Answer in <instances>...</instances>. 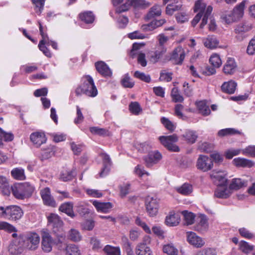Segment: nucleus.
<instances>
[{
  "instance_id": "obj_1",
  "label": "nucleus",
  "mask_w": 255,
  "mask_h": 255,
  "mask_svg": "<svg viewBox=\"0 0 255 255\" xmlns=\"http://www.w3.org/2000/svg\"><path fill=\"white\" fill-rule=\"evenodd\" d=\"M40 238L35 232L21 234L18 238L13 240L9 247V252L12 254H21L24 250L34 251L39 246Z\"/></svg>"
},
{
  "instance_id": "obj_2",
  "label": "nucleus",
  "mask_w": 255,
  "mask_h": 255,
  "mask_svg": "<svg viewBox=\"0 0 255 255\" xmlns=\"http://www.w3.org/2000/svg\"><path fill=\"white\" fill-rule=\"evenodd\" d=\"M213 8L211 6L206 7L205 3L203 2L202 0H198L195 4V12H198L192 21V25L195 26L200 21L201 17L204 15L200 24V27L203 28L207 23V20L212 11Z\"/></svg>"
},
{
  "instance_id": "obj_3",
  "label": "nucleus",
  "mask_w": 255,
  "mask_h": 255,
  "mask_svg": "<svg viewBox=\"0 0 255 255\" xmlns=\"http://www.w3.org/2000/svg\"><path fill=\"white\" fill-rule=\"evenodd\" d=\"M246 2V0H243L237 4L232 10L223 12L221 16L223 22L226 24H231L241 19L244 14Z\"/></svg>"
},
{
  "instance_id": "obj_4",
  "label": "nucleus",
  "mask_w": 255,
  "mask_h": 255,
  "mask_svg": "<svg viewBox=\"0 0 255 255\" xmlns=\"http://www.w3.org/2000/svg\"><path fill=\"white\" fill-rule=\"evenodd\" d=\"M35 187L29 182L15 184L11 187L12 195L17 199L24 200L31 196Z\"/></svg>"
},
{
  "instance_id": "obj_5",
  "label": "nucleus",
  "mask_w": 255,
  "mask_h": 255,
  "mask_svg": "<svg viewBox=\"0 0 255 255\" xmlns=\"http://www.w3.org/2000/svg\"><path fill=\"white\" fill-rule=\"evenodd\" d=\"M77 96L84 94L90 97H95L98 94V90L95 85L93 78L89 76H85L82 79V84L75 89Z\"/></svg>"
},
{
  "instance_id": "obj_6",
  "label": "nucleus",
  "mask_w": 255,
  "mask_h": 255,
  "mask_svg": "<svg viewBox=\"0 0 255 255\" xmlns=\"http://www.w3.org/2000/svg\"><path fill=\"white\" fill-rule=\"evenodd\" d=\"M41 235L42 238L41 249L44 253H50L52 250L53 246L56 244V242L53 239L49 232L46 230H42Z\"/></svg>"
},
{
  "instance_id": "obj_7",
  "label": "nucleus",
  "mask_w": 255,
  "mask_h": 255,
  "mask_svg": "<svg viewBox=\"0 0 255 255\" xmlns=\"http://www.w3.org/2000/svg\"><path fill=\"white\" fill-rule=\"evenodd\" d=\"M178 136L175 134L159 137V140L161 143L168 150L173 152L179 151V147L175 144L178 141Z\"/></svg>"
},
{
  "instance_id": "obj_8",
  "label": "nucleus",
  "mask_w": 255,
  "mask_h": 255,
  "mask_svg": "<svg viewBox=\"0 0 255 255\" xmlns=\"http://www.w3.org/2000/svg\"><path fill=\"white\" fill-rule=\"evenodd\" d=\"M214 163L212 159L205 155H200L196 162L197 169L206 172L213 168Z\"/></svg>"
},
{
  "instance_id": "obj_9",
  "label": "nucleus",
  "mask_w": 255,
  "mask_h": 255,
  "mask_svg": "<svg viewBox=\"0 0 255 255\" xmlns=\"http://www.w3.org/2000/svg\"><path fill=\"white\" fill-rule=\"evenodd\" d=\"M6 218L12 221H17L21 219L23 212L21 208L16 205L6 207Z\"/></svg>"
},
{
  "instance_id": "obj_10",
  "label": "nucleus",
  "mask_w": 255,
  "mask_h": 255,
  "mask_svg": "<svg viewBox=\"0 0 255 255\" xmlns=\"http://www.w3.org/2000/svg\"><path fill=\"white\" fill-rule=\"evenodd\" d=\"M185 57V53L181 46H178L170 54L169 60L176 65L182 64Z\"/></svg>"
},
{
  "instance_id": "obj_11",
  "label": "nucleus",
  "mask_w": 255,
  "mask_h": 255,
  "mask_svg": "<svg viewBox=\"0 0 255 255\" xmlns=\"http://www.w3.org/2000/svg\"><path fill=\"white\" fill-rule=\"evenodd\" d=\"M150 5V3L145 0H128L126 1L121 7L118 8V11L124 12L128 9L129 6L132 5L135 7L142 6L146 7Z\"/></svg>"
},
{
  "instance_id": "obj_12",
  "label": "nucleus",
  "mask_w": 255,
  "mask_h": 255,
  "mask_svg": "<svg viewBox=\"0 0 255 255\" xmlns=\"http://www.w3.org/2000/svg\"><path fill=\"white\" fill-rule=\"evenodd\" d=\"M252 25L247 23H241L237 25L235 28V38L239 41L243 40L247 35L246 33L252 29Z\"/></svg>"
},
{
  "instance_id": "obj_13",
  "label": "nucleus",
  "mask_w": 255,
  "mask_h": 255,
  "mask_svg": "<svg viewBox=\"0 0 255 255\" xmlns=\"http://www.w3.org/2000/svg\"><path fill=\"white\" fill-rule=\"evenodd\" d=\"M186 237L188 243L197 248H202L205 244L204 239L197 236L194 232H187Z\"/></svg>"
},
{
  "instance_id": "obj_14",
  "label": "nucleus",
  "mask_w": 255,
  "mask_h": 255,
  "mask_svg": "<svg viewBox=\"0 0 255 255\" xmlns=\"http://www.w3.org/2000/svg\"><path fill=\"white\" fill-rule=\"evenodd\" d=\"M145 205L147 212L150 216L156 215L158 210V201L156 199L148 197L146 200Z\"/></svg>"
},
{
  "instance_id": "obj_15",
  "label": "nucleus",
  "mask_w": 255,
  "mask_h": 255,
  "mask_svg": "<svg viewBox=\"0 0 255 255\" xmlns=\"http://www.w3.org/2000/svg\"><path fill=\"white\" fill-rule=\"evenodd\" d=\"M99 155L103 159V168L101 172L99 173V176L100 177H104L106 176L110 170V167L112 165V161L109 155L103 151L99 153Z\"/></svg>"
},
{
  "instance_id": "obj_16",
  "label": "nucleus",
  "mask_w": 255,
  "mask_h": 255,
  "mask_svg": "<svg viewBox=\"0 0 255 255\" xmlns=\"http://www.w3.org/2000/svg\"><path fill=\"white\" fill-rule=\"evenodd\" d=\"M48 223L49 226L53 229V232L55 233L59 231L63 226V222L59 217L55 214H50L47 217Z\"/></svg>"
},
{
  "instance_id": "obj_17",
  "label": "nucleus",
  "mask_w": 255,
  "mask_h": 255,
  "mask_svg": "<svg viewBox=\"0 0 255 255\" xmlns=\"http://www.w3.org/2000/svg\"><path fill=\"white\" fill-rule=\"evenodd\" d=\"M40 195L44 205L54 207L56 203L53 197L51 195L50 189L45 187L40 191Z\"/></svg>"
},
{
  "instance_id": "obj_18",
  "label": "nucleus",
  "mask_w": 255,
  "mask_h": 255,
  "mask_svg": "<svg viewBox=\"0 0 255 255\" xmlns=\"http://www.w3.org/2000/svg\"><path fill=\"white\" fill-rule=\"evenodd\" d=\"M31 141L36 147H39L46 141V137L44 132L36 131L32 133L30 135Z\"/></svg>"
},
{
  "instance_id": "obj_19",
  "label": "nucleus",
  "mask_w": 255,
  "mask_h": 255,
  "mask_svg": "<svg viewBox=\"0 0 255 255\" xmlns=\"http://www.w3.org/2000/svg\"><path fill=\"white\" fill-rule=\"evenodd\" d=\"M97 71L104 77H111L112 71L107 64L103 61H98L95 64Z\"/></svg>"
},
{
  "instance_id": "obj_20",
  "label": "nucleus",
  "mask_w": 255,
  "mask_h": 255,
  "mask_svg": "<svg viewBox=\"0 0 255 255\" xmlns=\"http://www.w3.org/2000/svg\"><path fill=\"white\" fill-rule=\"evenodd\" d=\"M91 202L98 212L108 213L113 207L110 202H101L97 200H91Z\"/></svg>"
},
{
  "instance_id": "obj_21",
  "label": "nucleus",
  "mask_w": 255,
  "mask_h": 255,
  "mask_svg": "<svg viewBox=\"0 0 255 255\" xmlns=\"http://www.w3.org/2000/svg\"><path fill=\"white\" fill-rule=\"evenodd\" d=\"M180 221V214L178 212L172 211L166 216L165 219L166 225L170 227L177 226Z\"/></svg>"
},
{
  "instance_id": "obj_22",
  "label": "nucleus",
  "mask_w": 255,
  "mask_h": 255,
  "mask_svg": "<svg viewBox=\"0 0 255 255\" xmlns=\"http://www.w3.org/2000/svg\"><path fill=\"white\" fill-rule=\"evenodd\" d=\"M139 48L138 44L134 43L132 45V49L130 52V55L133 58L134 55L137 54V61L138 64H140L142 66L145 67L147 65V61L145 59V55L144 53H138V49Z\"/></svg>"
},
{
  "instance_id": "obj_23",
  "label": "nucleus",
  "mask_w": 255,
  "mask_h": 255,
  "mask_svg": "<svg viewBox=\"0 0 255 255\" xmlns=\"http://www.w3.org/2000/svg\"><path fill=\"white\" fill-rule=\"evenodd\" d=\"M237 65L233 58H228L223 67V72L228 75L233 74L236 71Z\"/></svg>"
},
{
  "instance_id": "obj_24",
  "label": "nucleus",
  "mask_w": 255,
  "mask_h": 255,
  "mask_svg": "<svg viewBox=\"0 0 255 255\" xmlns=\"http://www.w3.org/2000/svg\"><path fill=\"white\" fill-rule=\"evenodd\" d=\"M162 252L167 255H178L179 253L177 245L172 242L163 245Z\"/></svg>"
},
{
  "instance_id": "obj_25",
  "label": "nucleus",
  "mask_w": 255,
  "mask_h": 255,
  "mask_svg": "<svg viewBox=\"0 0 255 255\" xmlns=\"http://www.w3.org/2000/svg\"><path fill=\"white\" fill-rule=\"evenodd\" d=\"M232 192L231 189H228L226 185H219L215 191V196L219 198L226 199L230 197Z\"/></svg>"
},
{
  "instance_id": "obj_26",
  "label": "nucleus",
  "mask_w": 255,
  "mask_h": 255,
  "mask_svg": "<svg viewBox=\"0 0 255 255\" xmlns=\"http://www.w3.org/2000/svg\"><path fill=\"white\" fill-rule=\"evenodd\" d=\"M226 173L225 171L220 170H214L211 173L210 176L215 182L219 181V185H226L227 179L226 178Z\"/></svg>"
},
{
  "instance_id": "obj_27",
  "label": "nucleus",
  "mask_w": 255,
  "mask_h": 255,
  "mask_svg": "<svg viewBox=\"0 0 255 255\" xmlns=\"http://www.w3.org/2000/svg\"><path fill=\"white\" fill-rule=\"evenodd\" d=\"M89 203L84 201H78L76 205L77 212L82 216L89 214L90 212Z\"/></svg>"
},
{
  "instance_id": "obj_28",
  "label": "nucleus",
  "mask_w": 255,
  "mask_h": 255,
  "mask_svg": "<svg viewBox=\"0 0 255 255\" xmlns=\"http://www.w3.org/2000/svg\"><path fill=\"white\" fill-rule=\"evenodd\" d=\"M234 165L239 167H252L254 165V163L251 160L244 158H235L233 160Z\"/></svg>"
},
{
  "instance_id": "obj_29",
  "label": "nucleus",
  "mask_w": 255,
  "mask_h": 255,
  "mask_svg": "<svg viewBox=\"0 0 255 255\" xmlns=\"http://www.w3.org/2000/svg\"><path fill=\"white\" fill-rule=\"evenodd\" d=\"M161 158V153L157 151H155L150 153L145 158V161L148 165H150L157 163Z\"/></svg>"
},
{
  "instance_id": "obj_30",
  "label": "nucleus",
  "mask_w": 255,
  "mask_h": 255,
  "mask_svg": "<svg viewBox=\"0 0 255 255\" xmlns=\"http://www.w3.org/2000/svg\"><path fill=\"white\" fill-rule=\"evenodd\" d=\"M204 46L209 49H215L218 47L219 40L214 36H208L203 39Z\"/></svg>"
},
{
  "instance_id": "obj_31",
  "label": "nucleus",
  "mask_w": 255,
  "mask_h": 255,
  "mask_svg": "<svg viewBox=\"0 0 255 255\" xmlns=\"http://www.w3.org/2000/svg\"><path fill=\"white\" fill-rule=\"evenodd\" d=\"M165 20L164 19L158 20H154L148 24L142 25L141 28L143 30L146 31H152L157 27L162 25L165 22Z\"/></svg>"
},
{
  "instance_id": "obj_32",
  "label": "nucleus",
  "mask_w": 255,
  "mask_h": 255,
  "mask_svg": "<svg viewBox=\"0 0 255 255\" xmlns=\"http://www.w3.org/2000/svg\"><path fill=\"white\" fill-rule=\"evenodd\" d=\"M67 238L71 241L78 243L83 240V236L79 230L75 229H70L67 233Z\"/></svg>"
},
{
  "instance_id": "obj_33",
  "label": "nucleus",
  "mask_w": 255,
  "mask_h": 255,
  "mask_svg": "<svg viewBox=\"0 0 255 255\" xmlns=\"http://www.w3.org/2000/svg\"><path fill=\"white\" fill-rule=\"evenodd\" d=\"M237 85V84L235 81L230 80L228 82H225L221 86V89L225 93L232 94L235 92Z\"/></svg>"
},
{
  "instance_id": "obj_34",
  "label": "nucleus",
  "mask_w": 255,
  "mask_h": 255,
  "mask_svg": "<svg viewBox=\"0 0 255 255\" xmlns=\"http://www.w3.org/2000/svg\"><path fill=\"white\" fill-rule=\"evenodd\" d=\"M73 204L72 202H66L62 204L59 207V210L73 218L75 217V214L73 211Z\"/></svg>"
},
{
  "instance_id": "obj_35",
  "label": "nucleus",
  "mask_w": 255,
  "mask_h": 255,
  "mask_svg": "<svg viewBox=\"0 0 255 255\" xmlns=\"http://www.w3.org/2000/svg\"><path fill=\"white\" fill-rule=\"evenodd\" d=\"M65 255H81L82 253L79 246L70 244L65 248Z\"/></svg>"
},
{
  "instance_id": "obj_36",
  "label": "nucleus",
  "mask_w": 255,
  "mask_h": 255,
  "mask_svg": "<svg viewBox=\"0 0 255 255\" xmlns=\"http://www.w3.org/2000/svg\"><path fill=\"white\" fill-rule=\"evenodd\" d=\"M136 255H153L151 249L143 244H137L135 248Z\"/></svg>"
},
{
  "instance_id": "obj_37",
  "label": "nucleus",
  "mask_w": 255,
  "mask_h": 255,
  "mask_svg": "<svg viewBox=\"0 0 255 255\" xmlns=\"http://www.w3.org/2000/svg\"><path fill=\"white\" fill-rule=\"evenodd\" d=\"M79 18L86 24L92 23L95 20V16L92 11H85L79 14Z\"/></svg>"
},
{
  "instance_id": "obj_38",
  "label": "nucleus",
  "mask_w": 255,
  "mask_h": 255,
  "mask_svg": "<svg viewBox=\"0 0 255 255\" xmlns=\"http://www.w3.org/2000/svg\"><path fill=\"white\" fill-rule=\"evenodd\" d=\"M247 185V182L241 178L233 179L230 185L231 190H238L244 186Z\"/></svg>"
},
{
  "instance_id": "obj_39",
  "label": "nucleus",
  "mask_w": 255,
  "mask_h": 255,
  "mask_svg": "<svg viewBox=\"0 0 255 255\" xmlns=\"http://www.w3.org/2000/svg\"><path fill=\"white\" fill-rule=\"evenodd\" d=\"M11 175L14 179L18 180H23L26 178L24 170L21 167L13 168L11 171Z\"/></svg>"
},
{
  "instance_id": "obj_40",
  "label": "nucleus",
  "mask_w": 255,
  "mask_h": 255,
  "mask_svg": "<svg viewBox=\"0 0 255 255\" xmlns=\"http://www.w3.org/2000/svg\"><path fill=\"white\" fill-rule=\"evenodd\" d=\"M0 188L3 195L8 196L10 194L11 187L10 188L6 178L3 176H0Z\"/></svg>"
},
{
  "instance_id": "obj_41",
  "label": "nucleus",
  "mask_w": 255,
  "mask_h": 255,
  "mask_svg": "<svg viewBox=\"0 0 255 255\" xmlns=\"http://www.w3.org/2000/svg\"><path fill=\"white\" fill-rule=\"evenodd\" d=\"M196 105L199 112L203 116L210 115L211 113L210 109L209 106L206 105L205 101H201L197 102Z\"/></svg>"
},
{
  "instance_id": "obj_42",
  "label": "nucleus",
  "mask_w": 255,
  "mask_h": 255,
  "mask_svg": "<svg viewBox=\"0 0 255 255\" xmlns=\"http://www.w3.org/2000/svg\"><path fill=\"white\" fill-rule=\"evenodd\" d=\"M184 139L188 143H194L198 137L196 132L193 130H187L182 135Z\"/></svg>"
},
{
  "instance_id": "obj_43",
  "label": "nucleus",
  "mask_w": 255,
  "mask_h": 255,
  "mask_svg": "<svg viewBox=\"0 0 255 255\" xmlns=\"http://www.w3.org/2000/svg\"><path fill=\"white\" fill-rule=\"evenodd\" d=\"M76 174L75 169L71 170H64L61 172L60 179L63 181H68L72 180Z\"/></svg>"
},
{
  "instance_id": "obj_44",
  "label": "nucleus",
  "mask_w": 255,
  "mask_h": 255,
  "mask_svg": "<svg viewBox=\"0 0 255 255\" xmlns=\"http://www.w3.org/2000/svg\"><path fill=\"white\" fill-rule=\"evenodd\" d=\"M161 13V9L159 5H154L150 9L145 18L146 19L149 20L155 16H159Z\"/></svg>"
},
{
  "instance_id": "obj_45",
  "label": "nucleus",
  "mask_w": 255,
  "mask_h": 255,
  "mask_svg": "<svg viewBox=\"0 0 255 255\" xmlns=\"http://www.w3.org/2000/svg\"><path fill=\"white\" fill-rule=\"evenodd\" d=\"M241 132L237 129L234 128H227L220 130L218 132L219 136L223 137L224 136L231 135L237 134H241Z\"/></svg>"
},
{
  "instance_id": "obj_46",
  "label": "nucleus",
  "mask_w": 255,
  "mask_h": 255,
  "mask_svg": "<svg viewBox=\"0 0 255 255\" xmlns=\"http://www.w3.org/2000/svg\"><path fill=\"white\" fill-rule=\"evenodd\" d=\"M208 228V223L207 217L204 215L201 216L200 220L197 226L196 230L199 232H203L206 231Z\"/></svg>"
},
{
  "instance_id": "obj_47",
  "label": "nucleus",
  "mask_w": 255,
  "mask_h": 255,
  "mask_svg": "<svg viewBox=\"0 0 255 255\" xmlns=\"http://www.w3.org/2000/svg\"><path fill=\"white\" fill-rule=\"evenodd\" d=\"M160 122L163 126L168 130L173 131L176 127V123L170 121L168 118L162 117L160 119Z\"/></svg>"
},
{
  "instance_id": "obj_48",
  "label": "nucleus",
  "mask_w": 255,
  "mask_h": 255,
  "mask_svg": "<svg viewBox=\"0 0 255 255\" xmlns=\"http://www.w3.org/2000/svg\"><path fill=\"white\" fill-rule=\"evenodd\" d=\"M104 251L107 255H121V250L119 247L107 245L104 247Z\"/></svg>"
},
{
  "instance_id": "obj_49",
  "label": "nucleus",
  "mask_w": 255,
  "mask_h": 255,
  "mask_svg": "<svg viewBox=\"0 0 255 255\" xmlns=\"http://www.w3.org/2000/svg\"><path fill=\"white\" fill-rule=\"evenodd\" d=\"M176 189L178 193L187 195L192 192V186L190 184L185 183L181 187L176 188Z\"/></svg>"
},
{
  "instance_id": "obj_50",
  "label": "nucleus",
  "mask_w": 255,
  "mask_h": 255,
  "mask_svg": "<svg viewBox=\"0 0 255 255\" xmlns=\"http://www.w3.org/2000/svg\"><path fill=\"white\" fill-rule=\"evenodd\" d=\"M210 64L215 68H219L222 63L221 59L218 54H213L209 59Z\"/></svg>"
},
{
  "instance_id": "obj_51",
  "label": "nucleus",
  "mask_w": 255,
  "mask_h": 255,
  "mask_svg": "<svg viewBox=\"0 0 255 255\" xmlns=\"http://www.w3.org/2000/svg\"><path fill=\"white\" fill-rule=\"evenodd\" d=\"M166 48L163 47L162 49L159 48V50L154 52L153 54L151 56V61L153 63H156L162 57L163 54L166 51Z\"/></svg>"
},
{
  "instance_id": "obj_52",
  "label": "nucleus",
  "mask_w": 255,
  "mask_h": 255,
  "mask_svg": "<svg viewBox=\"0 0 255 255\" xmlns=\"http://www.w3.org/2000/svg\"><path fill=\"white\" fill-rule=\"evenodd\" d=\"M0 230H4L9 233L17 232V231L13 226L4 221L0 222Z\"/></svg>"
},
{
  "instance_id": "obj_53",
  "label": "nucleus",
  "mask_w": 255,
  "mask_h": 255,
  "mask_svg": "<svg viewBox=\"0 0 255 255\" xmlns=\"http://www.w3.org/2000/svg\"><path fill=\"white\" fill-rule=\"evenodd\" d=\"M90 245L93 250H98L101 249L103 245L101 241L96 237H92L90 239Z\"/></svg>"
},
{
  "instance_id": "obj_54",
  "label": "nucleus",
  "mask_w": 255,
  "mask_h": 255,
  "mask_svg": "<svg viewBox=\"0 0 255 255\" xmlns=\"http://www.w3.org/2000/svg\"><path fill=\"white\" fill-rule=\"evenodd\" d=\"M45 0H32L33 4L35 5V11L39 15L43 10Z\"/></svg>"
},
{
  "instance_id": "obj_55",
  "label": "nucleus",
  "mask_w": 255,
  "mask_h": 255,
  "mask_svg": "<svg viewBox=\"0 0 255 255\" xmlns=\"http://www.w3.org/2000/svg\"><path fill=\"white\" fill-rule=\"evenodd\" d=\"M239 247L240 250L244 253L248 254L254 249V246L249 244L247 242L242 241L239 243Z\"/></svg>"
},
{
  "instance_id": "obj_56",
  "label": "nucleus",
  "mask_w": 255,
  "mask_h": 255,
  "mask_svg": "<svg viewBox=\"0 0 255 255\" xmlns=\"http://www.w3.org/2000/svg\"><path fill=\"white\" fill-rule=\"evenodd\" d=\"M130 112L134 115H137L142 111L139 104L136 102H131L129 105Z\"/></svg>"
},
{
  "instance_id": "obj_57",
  "label": "nucleus",
  "mask_w": 255,
  "mask_h": 255,
  "mask_svg": "<svg viewBox=\"0 0 255 255\" xmlns=\"http://www.w3.org/2000/svg\"><path fill=\"white\" fill-rule=\"evenodd\" d=\"M184 216L185 223L188 225L193 224L195 220V215L191 212H188L187 211H184L182 212Z\"/></svg>"
},
{
  "instance_id": "obj_58",
  "label": "nucleus",
  "mask_w": 255,
  "mask_h": 255,
  "mask_svg": "<svg viewBox=\"0 0 255 255\" xmlns=\"http://www.w3.org/2000/svg\"><path fill=\"white\" fill-rule=\"evenodd\" d=\"M122 84L123 86L126 88H131L133 87L134 85V82L130 78L128 75L126 74L122 80Z\"/></svg>"
},
{
  "instance_id": "obj_59",
  "label": "nucleus",
  "mask_w": 255,
  "mask_h": 255,
  "mask_svg": "<svg viewBox=\"0 0 255 255\" xmlns=\"http://www.w3.org/2000/svg\"><path fill=\"white\" fill-rule=\"evenodd\" d=\"M172 100L175 102H181L183 101V97L179 94L178 89L177 88H173L171 93Z\"/></svg>"
},
{
  "instance_id": "obj_60",
  "label": "nucleus",
  "mask_w": 255,
  "mask_h": 255,
  "mask_svg": "<svg viewBox=\"0 0 255 255\" xmlns=\"http://www.w3.org/2000/svg\"><path fill=\"white\" fill-rule=\"evenodd\" d=\"M54 153V147L49 145L47 148L44 149L42 153V156L44 159H48L51 157Z\"/></svg>"
},
{
  "instance_id": "obj_61",
  "label": "nucleus",
  "mask_w": 255,
  "mask_h": 255,
  "mask_svg": "<svg viewBox=\"0 0 255 255\" xmlns=\"http://www.w3.org/2000/svg\"><path fill=\"white\" fill-rule=\"evenodd\" d=\"M81 226L83 230L92 231L95 226V222L92 220H87L82 223Z\"/></svg>"
},
{
  "instance_id": "obj_62",
  "label": "nucleus",
  "mask_w": 255,
  "mask_h": 255,
  "mask_svg": "<svg viewBox=\"0 0 255 255\" xmlns=\"http://www.w3.org/2000/svg\"><path fill=\"white\" fill-rule=\"evenodd\" d=\"M195 255H217V252L214 248H208L197 251Z\"/></svg>"
},
{
  "instance_id": "obj_63",
  "label": "nucleus",
  "mask_w": 255,
  "mask_h": 255,
  "mask_svg": "<svg viewBox=\"0 0 255 255\" xmlns=\"http://www.w3.org/2000/svg\"><path fill=\"white\" fill-rule=\"evenodd\" d=\"M152 144L149 142L140 143L136 146L138 151L140 152H147L152 148Z\"/></svg>"
},
{
  "instance_id": "obj_64",
  "label": "nucleus",
  "mask_w": 255,
  "mask_h": 255,
  "mask_svg": "<svg viewBox=\"0 0 255 255\" xmlns=\"http://www.w3.org/2000/svg\"><path fill=\"white\" fill-rule=\"evenodd\" d=\"M242 153L247 156L255 157V146L250 145L242 149Z\"/></svg>"
}]
</instances>
